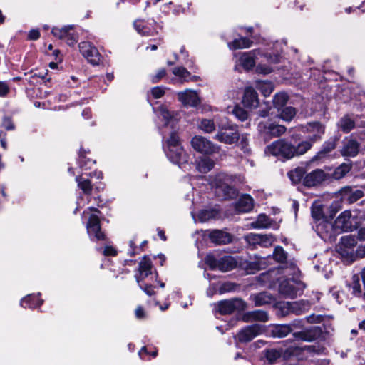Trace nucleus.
I'll use <instances>...</instances> for the list:
<instances>
[{
  "instance_id": "1",
  "label": "nucleus",
  "mask_w": 365,
  "mask_h": 365,
  "mask_svg": "<svg viewBox=\"0 0 365 365\" xmlns=\"http://www.w3.org/2000/svg\"><path fill=\"white\" fill-rule=\"evenodd\" d=\"M244 177L219 173L211 177L210 184L215 190L216 195L224 200L233 199L237 195L235 185L243 183Z\"/></svg>"
},
{
  "instance_id": "2",
  "label": "nucleus",
  "mask_w": 365,
  "mask_h": 365,
  "mask_svg": "<svg viewBox=\"0 0 365 365\" xmlns=\"http://www.w3.org/2000/svg\"><path fill=\"white\" fill-rule=\"evenodd\" d=\"M312 148V144L308 141H302L297 146L290 143L280 139L272 143L267 148V153L274 156H280L287 159L304 154Z\"/></svg>"
},
{
  "instance_id": "3",
  "label": "nucleus",
  "mask_w": 365,
  "mask_h": 365,
  "mask_svg": "<svg viewBox=\"0 0 365 365\" xmlns=\"http://www.w3.org/2000/svg\"><path fill=\"white\" fill-rule=\"evenodd\" d=\"M283 273L288 277L280 282L279 286V292L286 297L294 298L304 289V284L299 280V270L295 264L291 263L289 266L283 268Z\"/></svg>"
},
{
  "instance_id": "4",
  "label": "nucleus",
  "mask_w": 365,
  "mask_h": 365,
  "mask_svg": "<svg viewBox=\"0 0 365 365\" xmlns=\"http://www.w3.org/2000/svg\"><path fill=\"white\" fill-rule=\"evenodd\" d=\"M165 150L168 159L180 168L188 162V155L180 145L179 137L175 133H172L167 140Z\"/></svg>"
},
{
  "instance_id": "5",
  "label": "nucleus",
  "mask_w": 365,
  "mask_h": 365,
  "mask_svg": "<svg viewBox=\"0 0 365 365\" xmlns=\"http://www.w3.org/2000/svg\"><path fill=\"white\" fill-rule=\"evenodd\" d=\"M338 252L351 261L365 257V245L356 247V240L352 235L344 236L337 246Z\"/></svg>"
},
{
  "instance_id": "6",
  "label": "nucleus",
  "mask_w": 365,
  "mask_h": 365,
  "mask_svg": "<svg viewBox=\"0 0 365 365\" xmlns=\"http://www.w3.org/2000/svg\"><path fill=\"white\" fill-rule=\"evenodd\" d=\"M240 133L237 126L232 123L219 124L214 139L220 143L232 145L240 140Z\"/></svg>"
},
{
  "instance_id": "7",
  "label": "nucleus",
  "mask_w": 365,
  "mask_h": 365,
  "mask_svg": "<svg viewBox=\"0 0 365 365\" xmlns=\"http://www.w3.org/2000/svg\"><path fill=\"white\" fill-rule=\"evenodd\" d=\"M99 213L97 209L92 207L83 212V217L88 218L86 225L88 234L91 237H94L98 240L104 239V235L101 230Z\"/></svg>"
},
{
  "instance_id": "8",
  "label": "nucleus",
  "mask_w": 365,
  "mask_h": 365,
  "mask_svg": "<svg viewBox=\"0 0 365 365\" xmlns=\"http://www.w3.org/2000/svg\"><path fill=\"white\" fill-rule=\"evenodd\" d=\"M191 145L195 151L207 155L217 154L221 151L220 145L202 135L194 136L191 140Z\"/></svg>"
},
{
  "instance_id": "9",
  "label": "nucleus",
  "mask_w": 365,
  "mask_h": 365,
  "mask_svg": "<svg viewBox=\"0 0 365 365\" xmlns=\"http://www.w3.org/2000/svg\"><path fill=\"white\" fill-rule=\"evenodd\" d=\"M205 262L211 269H218L223 272L230 271L237 266L236 260L231 256H224L217 259L214 255H207Z\"/></svg>"
},
{
  "instance_id": "10",
  "label": "nucleus",
  "mask_w": 365,
  "mask_h": 365,
  "mask_svg": "<svg viewBox=\"0 0 365 365\" xmlns=\"http://www.w3.org/2000/svg\"><path fill=\"white\" fill-rule=\"evenodd\" d=\"M299 129L308 134V142L311 144L322 139L325 132V126L318 121L309 122L306 125H300Z\"/></svg>"
},
{
  "instance_id": "11",
  "label": "nucleus",
  "mask_w": 365,
  "mask_h": 365,
  "mask_svg": "<svg viewBox=\"0 0 365 365\" xmlns=\"http://www.w3.org/2000/svg\"><path fill=\"white\" fill-rule=\"evenodd\" d=\"M259 51L252 50L248 52H238L234 53V58L236 68L242 67L246 71H250L255 66V57Z\"/></svg>"
},
{
  "instance_id": "12",
  "label": "nucleus",
  "mask_w": 365,
  "mask_h": 365,
  "mask_svg": "<svg viewBox=\"0 0 365 365\" xmlns=\"http://www.w3.org/2000/svg\"><path fill=\"white\" fill-rule=\"evenodd\" d=\"M79 51L84 58L93 65H98L101 61V54L98 49L90 42L83 41L78 45Z\"/></svg>"
},
{
  "instance_id": "13",
  "label": "nucleus",
  "mask_w": 365,
  "mask_h": 365,
  "mask_svg": "<svg viewBox=\"0 0 365 365\" xmlns=\"http://www.w3.org/2000/svg\"><path fill=\"white\" fill-rule=\"evenodd\" d=\"M258 130L271 137H279L283 135L287 128L282 125H279L272 122H261L258 124Z\"/></svg>"
},
{
  "instance_id": "14",
  "label": "nucleus",
  "mask_w": 365,
  "mask_h": 365,
  "mask_svg": "<svg viewBox=\"0 0 365 365\" xmlns=\"http://www.w3.org/2000/svg\"><path fill=\"white\" fill-rule=\"evenodd\" d=\"M154 110L158 117L163 120L165 126L170 125L173 128L179 119L178 113L169 110L165 106L162 105L156 109L154 108Z\"/></svg>"
},
{
  "instance_id": "15",
  "label": "nucleus",
  "mask_w": 365,
  "mask_h": 365,
  "mask_svg": "<svg viewBox=\"0 0 365 365\" xmlns=\"http://www.w3.org/2000/svg\"><path fill=\"white\" fill-rule=\"evenodd\" d=\"M178 101L185 107H196L201 100L197 91L191 89H185L177 93Z\"/></svg>"
},
{
  "instance_id": "16",
  "label": "nucleus",
  "mask_w": 365,
  "mask_h": 365,
  "mask_svg": "<svg viewBox=\"0 0 365 365\" xmlns=\"http://www.w3.org/2000/svg\"><path fill=\"white\" fill-rule=\"evenodd\" d=\"M316 230L317 234L325 240H331L335 238L336 235H338L334 225H332L327 219L320 221L316 225Z\"/></svg>"
},
{
  "instance_id": "17",
  "label": "nucleus",
  "mask_w": 365,
  "mask_h": 365,
  "mask_svg": "<svg viewBox=\"0 0 365 365\" xmlns=\"http://www.w3.org/2000/svg\"><path fill=\"white\" fill-rule=\"evenodd\" d=\"M245 302L240 299L221 301L217 304L218 312L222 314L232 313L235 310L245 309Z\"/></svg>"
},
{
  "instance_id": "18",
  "label": "nucleus",
  "mask_w": 365,
  "mask_h": 365,
  "mask_svg": "<svg viewBox=\"0 0 365 365\" xmlns=\"http://www.w3.org/2000/svg\"><path fill=\"white\" fill-rule=\"evenodd\" d=\"M262 331V326L259 324H252L242 329L238 333L237 337L240 342H248L259 335Z\"/></svg>"
},
{
  "instance_id": "19",
  "label": "nucleus",
  "mask_w": 365,
  "mask_h": 365,
  "mask_svg": "<svg viewBox=\"0 0 365 365\" xmlns=\"http://www.w3.org/2000/svg\"><path fill=\"white\" fill-rule=\"evenodd\" d=\"M351 213L349 210H345L341 213L334 222V227L339 233L341 232H348L351 230V222L350 220Z\"/></svg>"
},
{
  "instance_id": "20",
  "label": "nucleus",
  "mask_w": 365,
  "mask_h": 365,
  "mask_svg": "<svg viewBox=\"0 0 365 365\" xmlns=\"http://www.w3.org/2000/svg\"><path fill=\"white\" fill-rule=\"evenodd\" d=\"M325 180V173L322 170L317 169L304 176L303 184L307 187H314L321 184Z\"/></svg>"
},
{
  "instance_id": "21",
  "label": "nucleus",
  "mask_w": 365,
  "mask_h": 365,
  "mask_svg": "<svg viewBox=\"0 0 365 365\" xmlns=\"http://www.w3.org/2000/svg\"><path fill=\"white\" fill-rule=\"evenodd\" d=\"M242 103L248 108H256L259 106L258 95L252 87H247L244 91Z\"/></svg>"
},
{
  "instance_id": "22",
  "label": "nucleus",
  "mask_w": 365,
  "mask_h": 365,
  "mask_svg": "<svg viewBox=\"0 0 365 365\" xmlns=\"http://www.w3.org/2000/svg\"><path fill=\"white\" fill-rule=\"evenodd\" d=\"M172 72L173 75L178 78V81L181 83L189 81L195 82L199 79L198 76L192 75L190 72L184 67H175L173 68ZM176 81V79H173V83H175Z\"/></svg>"
},
{
  "instance_id": "23",
  "label": "nucleus",
  "mask_w": 365,
  "mask_h": 365,
  "mask_svg": "<svg viewBox=\"0 0 365 365\" xmlns=\"http://www.w3.org/2000/svg\"><path fill=\"white\" fill-rule=\"evenodd\" d=\"M269 317L266 312L262 310H256L245 313L242 316V320L244 322H252L254 321H259L265 322L268 321Z\"/></svg>"
},
{
  "instance_id": "24",
  "label": "nucleus",
  "mask_w": 365,
  "mask_h": 365,
  "mask_svg": "<svg viewBox=\"0 0 365 365\" xmlns=\"http://www.w3.org/2000/svg\"><path fill=\"white\" fill-rule=\"evenodd\" d=\"M358 152L359 143L351 138H346L341 151V155L346 157H354Z\"/></svg>"
},
{
  "instance_id": "25",
  "label": "nucleus",
  "mask_w": 365,
  "mask_h": 365,
  "mask_svg": "<svg viewBox=\"0 0 365 365\" xmlns=\"http://www.w3.org/2000/svg\"><path fill=\"white\" fill-rule=\"evenodd\" d=\"M253 199L249 195H242L236 204V210L238 212H247L253 208Z\"/></svg>"
},
{
  "instance_id": "26",
  "label": "nucleus",
  "mask_w": 365,
  "mask_h": 365,
  "mask_svg": "<svg viewBox=\"0 0 365 365\" xmlns=\"http://www.w3.org/2000/svg\"><path fill=\"white\" fill-rule=\"evenodd\" d=\"M215 161L208 157H201L196 161L197 170L202 173H207L215 166Z\"/></svg>"
},
{
  "instance_id": "27",
  "label": "nucleus",
  "mask_w": 365,
  "mask_h": 365,
  "mask_svg": "<svg viewBox=\"0 0 365 365\" xmlns=\"http://www.w3.org/2000/svg\"><path fill=\"white\" fill-rule=\"evenodd\" d=\"M210 238L212 242L218 245L226 244L232 240V237L228 233L221 230L211 232Z\"/></svg>"
},
{
  "instance_id": "28",
  "label": "nucleus",
  "mask_w": 365,
  "mask_h": 365,
  "mask_svg": "<svg viewBox=\"0 0 365 365\" xmlns=\"http://www.w3.org/2000/svg\"><path fill=\"white\" fill-rule=\"evenodd\" d=\"M253 41L246 37H240L227 43L230 50L248 48L252 46Z\"/></svg>"
},
{
  "instance_id": "29",
  "label": "nucleus",
  "mask_w": 365,
  "mask_h": 365,
  "mask_svg": "<svg viewBox=\"0 0 365 365\" xmlns=\"http://www.w3.org/2000/svg\"><path fill=\"white\" fill-rule=\"evenodd\" d=\"M319 334V331L316 327L311 329L297 333H294V336L302 341H311L314 340Z\"/></svg>"
},
{
  "instance_id": "30",
  "label": "nucleus",
  "mask_w": 365,
  "mask_h": 365,
  "mask_svg": "<svg viewBox=\"0 0 365 365\" xmlns=\"http://www.w3.org/2000/svg\"><path fill=\"white\" fill-rule=\"evenodd\" d=\"M198 128L205 133H212L216 130V125L213 119L202 118L197 123Z\"/></svg>"
},
{
  "instance_id": "31",
  "label": "nucleus",
  "mask_w": 365,
  "mask_h": 365,
  "mask_svg": "<svg viewBox=\"0 0 365 365\" xmlns=\"http://www.w3.org/2000/svg\"><path fill=\"white\" fill-rule=\"evenodd\" d=\"M43 304V300L39 299L38 295L29 294L23 298L21 301V306L23 307L35 308Z\"/></svg>"
},
{
  "instance_id": "32",
  "label": "nucleus",
  "mask_w": 365,
  "mask_h": 365,
  "mask_svg": "<svg viewBox=\"0 0 365 365\" xmlns=\"http://www.w3.org/2000/svg\"><path fill=\"white\" fill-rule=\"evenodd\" d=\"M283 350L282 349H269L264 351V357L266 358L268 364L272 365L277 361L281 358Z\"/></svg>"
},
{
  "instance_id": "33",
  "label": "nucleus",
  "mask_w": 365,
  "mask_h": 365,
  "mask_svg": "<svg viewBox=\"0 0 365 365\" xmlns=\"http://www.w3.org/2000/svg\"><path fill=\"white\" fill-rule=\"evenodd\" d=\"M292 330V325L278 324L273 327L272 334L274 337L282 338L286 336Z\"/></svg>"
},
{
  "instance_id": "34",
  "label": "nucleus",
  "mask_w": 365,
  "mask_h": 365,
  "mask_svg": "<svg viewBox=\"0 0 365 365\" xmlns=\"http://www.w3.org/2000/svg\"><path fill=\"white\" fill-rule=\"evenodd\" d=\"M255 86L265 97L269 96L274 91V85L269 81H257Z\"/></svg>"
},
{
  "instance_id": "35",
  "label": "nucleus",
  "mask_w": 365,
  "mask_h": 365,
  "mask_svg": "<svg viewBox=\"0 0 365 365\" xmlns=\"http://www.w3.org/2000/svg\"><path fill=\"white\" fill-rule=\"evenodd\" d=\"M216 212L212 210H200L197 215L192 212L193 220L197 222H205L215 217Z\"/></svg>"
},
{
  "instance_id": "36",
  "label": "nucleus",
  "mask_w": 365,
  "mask_h": 365,
  "mask_svg": "<svg viewBox=\"0 0 365 365\" xmlns=\"http://www.w3.org/2000/svg\"><path fill=\"white\" fill-rule=\"evenodd\" d=\"M271 226L270 219L264 214H260L255 222L251 223V227L255 229H266Z\"/></svg>"
},
{
  "instance_id": "37",
  "label": "nucleus",
  "mask_w": 365,
  "mask_h": 365,
  "mask_svg": "<svg viewBox=\"0 0 365 365\" xmlns=\"http://www.w3.org/2000/svg\"><path fill=\"white\" fill-rule=\"evenodd\" d=\"M312 216L316 221H322L327 219L323 210V206L320 202L316 201L312 206Z\"/></svg>"
},
{
  "instance_id": "38",
  "label": "nucleus",
  "mask_w": 365,
  "mask_h": 365,
  "mask_svg": "<svg viewBox=\"0 0 365 365\" xmlns=\"http://www.w3.org/2000/svg\"><path fill=\"white\" fill-rule=\"evenodd\" d=\"M279 110L278 116L285 122H290L297 113L296 109L291 106L282 108Z\"/></svg>"
},
{
  "instance_id": "39",
  "label": "nucleus",
  "mask_w": 365,
  "mask_h": 365,
  "mask_svg": "<svg viewBox=\"0 0 365 365\" xmlns=\"http://www.w3.org/2000/svg\"><path fill=\"white\" fill-rule=\"evenodd\" d=\"M288 101V96L284 92L277 93L273 98V104L279 110L283 108Z\"/></svg>"
},
{
  "instance_id": "40",
  "label": "nucleus",
  "mask_w": 365,
  "mask_h": 365,
  "mask_svg": "<svg viewBox=\"0 0 365 365\" xmlns=\"http://www.w3.org/2000/svg\"><path fill=\"white\" fill-rule=\"evenodd\" d=\"M304 173L305 170L303 168H297L289 172L288 175L291 181L297 184L302 180Z\"/></svg>"
},
{
  "instance_id": "41",
  "label": "nucleus",
  "mask_w": 365,
  "mask_h": 365,
  "mask_svg": "<svg viewBox=\"0 0 365 365\" xmlns=\"http://www.w3.org/2000/svg\"><path fill=\"white\" fill-rule=\"evenodd\" d=\"M347 287L353 296L359 297L361 294V285L359 277L354 276L351 284H348Z\"/></svg>"
},
{
  "instance_id": "42",
  "label": "nucleus",
  "mask_w": 365,
  "mask_h": 365,
  "mask_svg": "<svg viewBox=\"0 0 365 365\" xmlns=\"http://www.w3.org/2000/svg\"><path fill=\"white\" fill-rule=\"evenodd\" d=\"M76 181L78 186L86 195H90L92 190V185L89 180L85 179L82 177H77Z\"/></svg>"
},
{
  "instance_id": "43",
  "label": "nucleus",
  "mask_w": 365,
  "mask_h": 365,
  "mask_svg": "<svg viewBox=\"0 0 365 365\" xmlns=\"http://www.w3.org/2000/svg\"><path fill=\"white\" fill-rule=\"evenodd\" d=\"M135 29L142 36H153L155 31L150 24H134Z\"/></svg>"
},
{
  "instance_id": "44",
  "label": "nucleus",
  "mask_w": 365,
  "mask_h": 365,
  "mask_svg": "<svg viewBox=\"0 0 365 365\" xmlns=\"http://www.w3.org/2000/svg\"><path fill=\"white\" fill-rule=\"evenodd\" d=\"M292 312L296 314H301L309 307V304L304 302H290Z\"/></svg>"
},
{
  "instance_id": "45",
  "label": "nucleus",
  "mask_w": 365,
  "mask_h": 365,
  "mask_svg": "<svg viewBox=\"0 0 365 365\" xmlns=\"http://www.w3.org/2000/svg\"><path fill=\"white\" fill-rule=\"evenodd\" d=\"M354 122L348 117H344L339 123V126L344 133H349L354 128Z\"/></svg>"
},
{
  "instance_id": "46",
  "label": "nucleus",
  "mask_w": 365,
  "mask_h": 365,
  "mask_svg": "<svg viewBox=\"0 0 365 365\" xmlns=\"http://www.w3.org/2000/svg\"><path fill=\"white\" fill-rule=\"evenodd\" d=\"M271 300V296L267 293H259L254 297V302L257 306H262L266 304H269Z\"/></svg>"
},
{
  "instance_id": "47",
  "label": "nucleus",
  "mask_w": 365,
  "mask_h": 365,
  "mask_svg": "<svg viewBox=\"0 0 365 365\" xmlns=\"http://www.w3.org/2000/svg\"><path fill=\"white\" fill-rule=\"evenodd\" d=\"M351 170V165L349 164H341L334 172V178L335 179H340L343 178Z\"/></svg>"
},
{
  "instance_id": "48",
  "label": "nucleus",
  "mask_w": 365,
  "mask_h": 365,
  "mask_svg": "<svg viewBox=\"0 0 365 365\" xmlns=\"http://www.w3.org/2000/svg\"><path fill=\"white\" fill-rule=\"evenodd\" d=\"M259 246L267 247L272 245L275 239L272 235H260L259 234Z\"/></svg>"
},
{
  "instance_id": "49",
  "label": "nucleus",
  "mask_w": 365,
  "mask_h": 365,
  "mask_svg": "<svg viewBox=\"0 0 365 365\" xmlns=\"http://www.w3.org/2000/svg\"><path fill=\"white\" fill-rule=\"evenodd\" d=\"M138 272H152V262L149 258L144 257L141 259Z\"/></svg>"
},
{
  "instance_id": "50",
  "label": "nucleus",
  "mask_w": 365,
  "mask_h": 365,
  "mask_svg": "<svg viewBox=\"0 0 365 365\" xmlns=\"http://www.w3.org/2000/svg\"><path fill=\"white\" fill-rule=\"evenodd\" d=\"M245 240L250 245H259V234L249 233L245 236Z\"/></svg>"
},
{
  "instance_id": "51",
  "label": "nucleus",
  "mask_w": 365,
  "mask_h": 365,
  "mask_svg": "<svg viewBox=\"0 0 365 365\" xmlns=\"http://www.w3.org/2000/svg\"><path fill=\"white\" fill-rule=\"evenodd\" d=\"M291 306L290 302H282L277 303V308L280 311L281 315L285 316L292 313Z\"/></svg>"
},
{
  "instance_id": "52",
  "label": "nucleus",
  "mask_w": 365,
  "mask_h": 365,
  "mask_svg": "<svg viewBox=\"0 0 365 365\" xmlns=\"http://www.w3.org/2000/svg\"><path fill=\"white\" fill-rule=\"evenodd\" d=\"M273 257L276 261L282 262L286 259L287 254L282 247H277L273 252Z\"/></svg>"
},
{
  "instance_id": "53",
  "label": "nucleus",
  "mask_w": 365,
  "mask_h": 365,
  "mask_svg": "<svg viewBox=\"0 0 365 365\" xmlns=\"http://www.w3.org/2000/svg\"><path fill=\"white\" fill-rule=\"evenodd\" d=\"M232 113L241 121L245 120L248 116L247 113L240 106H235L232 110Z\"/></svg>"
},
{
  "instance_id": "54",
  "label": "nucleus",
  "mask_w": 365,
  "mask_h": 365,
  "mask_svg": "<svg viewBox=\"0 0 365 365\" xmlns=\"http://www.w3.org/2000/svg\"><path fill=\"white\" fill-rule=\"evenodd\" d=\"M150 274H152V272H138L135 274V278L140 287H142V282L144 279Z\"/></svg>"
},
{
  "instance_id": "55",
  "label": "nucleus",
  "mask_w": 365,
  "mask_h": 365,
  "mask_svg": "<svg viewBox=\"0 0 365 365\" xmlns=\"http://www.w3.org/2000/svg\"><path fill=\"white\" fill-rule=\"evenodd\" d=\"M272 71V68L269 66L264 65L262 63L256 66V72L261 74H269Z\"/></svg>"
},
{
  "instance_id": "56",
  "label": "nucleus",
  "mask_w": 365,
  "mask_h": 365,
  "mask_svg": "<svg viewBox=\"0 0 365 365\" xmlns=\"http://www.w3.org/2000/svg\"><path fill=\"white\" fill-rule=\"evenodd\" d=\"M166 74L165 68L160 69L155 75L150 76V81L152 83H155L160 81Z\"/></svg>"
},
{
  "instance_id": "57",
  "label": "nucleus",
  "mask_w": 365,
  "mask_h": 365,
  "mask_svg": "<svg viewBox=\"0 0 365 365\" xmlns=\"http://www.w3.org/2000/svg\"><path fill=\"white\" fill-rule=\"evenodd\" d=\"M240 145L241 147V149L245 153L248 152L249 151V148H248L247 135V134H240Z\"/></svg>"
},
{
  "instance_id": "58",
  "label": "nucleus",
  "mask_w": 365,
  "mask_h": 365,
  "mask_svg": "<svg viewBox=\"0 0 365 365\" xmlns=\"http://www.w3.org/2000/svg\"><path fill=\"white\" fill-rule=\"evenodd\" d=\"M151 93L155 98H160L164 95L165 91L162 87H154L151 90Z\"/></svg>"
},
{
  "instance_id": "59",
  "label": "nucleus",
  "mask_w": 365,
  "mask_h": 365,
  "mask_svg": "<svg viewBox=\"0 0 365 365\" xmlns=\"http://www.w3.org/2000/svg\"><path fill=\"white\" fill-rule=\"evenodd\" d=\"M9 92V87L4 81H0V96L4 97Z\"/></svg>"
},
{
  "instance_id": "60",
  "label": "nucleus",
  "mask_w": 365,
  "mask_h": 365,
  "mask_svg": "<svg viewBox=\"0 0 365 365\" xmlns=\"http://www.w3.org/2000/svg\"><path fill=\"white\" fill-rule=\"evenodd\" d=\"M39 36L40 32L38 29H31L28 34V38L32 41L37 40Z\"/></svg>"
},
{
  "instance_id": "61",
  "label": "nucleus",
  "mask_w": 365,
  "mask_h": 365,
  "mask_svg": "<svg viewBox=\"0 0 365 365\" xmlns=\"http://www.w3.org/2000/svg\"><path fill=\"white\" fill-rule=\"evenodd\" d=\"M339 206L337 202L332 203L329 207L330 214L329 217L332 218L336 215V213L339 210Z\"/></svg>"
},
{
  "instance_id": "62",
  "label": "nucleus",
  "mask_w": 365,
  "mask_h": 365,
  "mask_svg": "<svg viewBox=\"0 0 365 365\" xmlns=\"http://www.w3.org/2000/svg\"><path fill=\"white\" fill-rule=\"evenodd\" d=\"M3 125L7 130H13L14 128L11 120L7 117L4 118Z\"/></svg>"
},
{
  "instance_id": "63",
  "label": "nucleus",
  "mask_w": 365,
  "mask_h": 365,
  "mask_svg": "<svg viewBox=\"0 0 365 365\" xmlns=\"http://www.w3.org/2000/svg\"><path fill=\"white\" fill-rule=\"evenodd\" d=\"M116 253L117 252L115 249L110 246L106 247L103 250L104 255L114 256L116 255Z\"/></svg>"
},
{
  "instance_id": "64",
  "label": "nucleus",
  "mask_w": 365,
  "mask_h": 365,
  "mask_svg": "<svg viewBox=\"0 0 365 365\" xmlns=\"http://www.w3.org/2000/svg\"><path fill=\"white\" fill-rule=\"evenodd\" d=\"M65 38L66 40L67 44H68L69 46H73L77 42L76 37L70 34Z\"/></svg>"
}]
</instances>
